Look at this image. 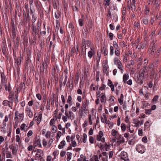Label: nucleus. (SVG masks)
Listing matches in <instances>:
<instances>
[{
	"label": "nucleus",
	"mask_w": 161,
	"mask_h": 161,
	"mask_svg": "<svg viewBox=\"0 0 161 161\" xmlns=\"http://www.w3.org/2000/svg\"><path fill=\"white\" fill-rule=\"evenodd\" d=\"M136 9L135 4H131V10L132 11H135Z\"/></svg>",
	"instance_id": "62"
},
{
	"label": "nucleus",
	"mask_w": 161,
	"mask_h": 161,
	"mask_svg": "<svg viewBox=\"0 0 161 161\" xmlns=\"http://www.w3.org/2000/svg\"><path fill=\"white\" fill-rule=\"evenodd\" d=\"M87 105L86 102H84V101L82 102V106L81 107V108H82L83 109H84V111H85V109L86 110V107Z\"/></svg>",
	"instance_id": "31"
},
{
	"label": "nucleus",
	"mask_w": 161,
	"mask_h": 161,
	"mask_svg": "<svg viewBox=\"0 0 161 161\" xmlns=\"http://www.w3.org/2000/svg\"><path fill=\"white\" fill-rule=\"evenodd\" d=\"M60 16V14L59 13L58 11L56 12L55 13V16L57 19H58Z\"/></svg>",
	"instance_id": "61"
},
{
	"label": "nucleus",
	"mask_w": 161,
	"mask_h": 161,
	"mask_svg": "<svg viewBox=\"0 0 161 161\" xmlns=\"http://www.w3.org/2000/svg\"><path fill=\"white\" fill-rule=\"evenodd\" d=\"M31 58V54L30 53H28L27 54V60L25 62V63L26 64H28L29 63V60Z\"/></svg>",
	"instance_id": "45"
},
{
	"label": "nucleus",
	"mask_w": 161,
	"mask_h": 161,
	"mask_svg": "<svg viewBox=\"0 0 161 161\" xmlns=\"http://www.w3.org/2000/svg\"><path fill=\"white\" fill-rule=\"evenodd\" d=\"M42 113L39 114V115L38 116V117L36 119V120H37V125H39L40 123V122L41 121V120L42 119Z\"/></svg>",
	"instance_id": "14"
},
{
	"label": "nucleus",
	"mask_w": 161,
	"mask_h": 161,
	"mask_svg": "<svg viewBox=\"0 0 161 161\" xmlns=\"http://www.w3.org/2000/svg\"><path fill=\"white\" fill-rule=\"evenodd\" d=\"M11 103L12 104H13V102H10L7 100H4L3 101V104L4 106H8L11 108H12V105H10L9 103Z\"/></svg>",
	"instance_id": "8"
},
{
	"label": "nucleus",
	"mask_w": 161,
	"mask_h": 161,
	"mask_svg": "<svg viewBox=\"0 0 161 161\" xmlns=\"http://www.w3.org/2000/svg\"><path fill=\"white\" fill-rule=\"evenodd\" d=\"M76 52V49L75 47H73L71 50L70 53V54L72 56H74L75 53Z\"/></svg>",
	"instance_id": "22"
},
{
	"label": "nucleus",
	"mask_w": 161,
	"mask_h": 161,
	"mask_svg": "<svg viewBox=\"0 0 161 161\" xmlns=\"http://www.w3.org/2000/svg\"><path fill=\"white\" fill-rule=\"evenodd\" d=\"M155 73H156L155 70L153 69L151 72L150 75V78L151 79L153 78V76L154 75H155Z\"/></svg>",
	"instance_id": "49"
},
{
	"label": "nucleus",
	"mask_w": 161,
	"mask_h": 161,
	"mask_svg": "<svg viewBox=\"0 0 161 161\" xmlns=\"http://www.w3.org/2000/svg\"><path fill=\"white\" fill-rule=\"evenodd\" d=\"M27 113L30 118H32L33 116V114L31 110L30 109H27Z\"/></svg>",
	"instance_id": "24"
},
{
	"label": "nucleus",
	"mask_w": 161,
	"mask_h": 161,
	"mask_svg": "<svg viewBox=\"0 0 161 161\" xmlns=\"http://www.w3.org/2000/svg\"><path fill=\"white\" fill-rule=\"evenodd\" d=\"M43 151L40 149H37L36 155H39V157H41V154L42 153H43Z\"/></svg>",
	"instance_id": "36"
},
{
	"label": "nucleus",
	"mask_w": 161,
	"mask_h": 161,
	"mask_svg": "<svg viewBox=\"0 0 161 161\" xmlns=\"http://www.w3.org/2000/svg\"><path fill=\"white\" fill-rule=\"evenodd\" d=\"M149 122L148 121H146L144 124L145 129H147L150 126V125H149Z\"/></svg>",
	"instance_id": "55"
},
{
	"label": "nucleus",
	"mask_w": 161,
	"mask_h": 161,
	"mask_svg": "<svg viewBox=\"0 0 161 161\" xmlns=\"http://www.w3.org/2000/svg\"><path fill=\"white\" fill-rule=\"evenodd\" d=\"M155 43L154 42V41H153L151 43V45H150V49H151V53L152 55H153L154 53V51L156 50V48L155 47V46L154 45Z\"/></svg>",
	"instance_id": "5"
},
{
	"label": "nucleus",
	"mask_w": 161,
	"mask_h": 161,
	"mask_svg": "<svg viewBox=\"0 0 161 161\" xmlns=\"http://www.w3.org/2000/svg\"><path fill=\"white\" fill-rule=\"evenodd\" d=\"M118 100L120 104L122 105L123 104V102L124 100V95L123 94H121L120 98H119Z\"/></svg>",
	"instance_id": "16"
},
{
	"label": "nucleus",
	"mask_w": 161,
	"mask_h": 161,
	"mask_svg": "<svg viewBox=\"0 0 161 161\" xmlns=\"http://www.w3.org/2000/svg\"><path fill=\"white\" fill-rule=\"evenodd\" d=\"M58 112V110L57 109H56L54 112L53 117H55L56 121L57 119V115Z\"/></svg>",
	"instance_id": "52"
},
{
	"label": "nucleus",
	"mask_w": 161,
	"mask_h": 161,
	"mask_svg": "<svg viewBox=\"0 0 161 161\" xmlns=\"http://www.w3.org/2000/svg\"><path fill=\"white\" fill-rule=\"evenodd\" d=\"M129 79V76L128 75L124 74L123 76V81L124 83L126 82L127 80Z\"/></svg>",
	"instance_id": "27"
},
{
	"label": "nucleus",
	"mask_w": 161,
	"mask_h": 161,
	"mask_svg": "<svg viewBox=\"0 0 161 161\" xmlns=\"http://www.w3.org/2000/svg\"><path fill=\"white\" fill-rule=\"evenodd\" d=\"M142 22L144 24L147 25L148 23V19L147 18H144L142 19Z\"/></svg>",
	"instance_id": "38"
},
{
	"label": "nucleus",
	"mask_w": 161,
	"mask_h": 161,
	"mask_svg": "<svg viewBox=\"0 0 161 161\" xmlns=\"http://www.w3.org/2000/svg\"><path fill=\"white\" fill-rule=\"evenodd\" d=\"M112 15L114 20L116 22L117 21L118 19L117 15L115 13H113Z\"/></svg>",
	"instance_id": "44"
},
{
	"label": "nucleus",
	"mask_w": 161,
	"mask_h": 161,
	"mask_svg": "<svg viewBox=\"0 0 161 161\" xmlns=\"http://www.w3.org/2000/svg\"><path fill=\"white\" fill-rule=\"evenodd\" d=\"M12 153L14 155H16L17 154V150L15 147L13 146L12 149Z\"/></svg>",
	"instance_id": "35"
},
{
	"label": "nucleus",
	"mask_w": 161,
	"mask_h": 161,
	"mask_svg": "<svg viewBox=\"0 0 161 161\" xmlns=\"http://www.w3.org/2000/svg\"><path fill=\"white\" fill-rule=\"evenodd\" d=\"M37 56L36 60L38 61H40V58L41 57V53L39 51L37 53Z\"/></svg>",
	"instance_id": "26"
},
{
	"label": "nucleus",
	"mask_w": 161,
	"mask_h": 161,
	"mask_svg": "<svg viewBox=\"0 0 161 161\" xmlns=\"http://www.w3.org/2000/svg\"><path fill=\"white\" fill-rule=\"evenodd\" d=\"M114 64L115 65H117L120 62V61L119 60L118 58L115 57L114 59Z\"/></svg>",
	"instance_id": "39"
},
{
	"label": "nucleus",
	"mask_w": 161,
	"mask_h": 161,
	"mask_svg": "<svg viewBox=\"0 0 161 161\" xmlns=\"http://www.w3.org/2000/svg\"><path fill=\"white\" fill-rule=\"evenodd\" d=\"M106 18L107 21H108L110 18L112 17V14L110 10L108 9V14H107Z\"/></svg>",
	"instance_id": "18"
},
{
	"label": "nucleus",
	"mask_w": 161,
	"mask_h": 161,
	"mask_svg": "<svg viewBox=\"0 0 161 161\" xmlns=\"http://www.w3.org/2000/svg\"><path fill=\"white\" fill-rule=\"evenodd\" d=\"M152 111L151 109H145V113L147 114H151V112Z\"/></svg>",
	"instance_id": "54"
},
{
	"label": "nucleus",
	"mask_w": 161,
	"mask_h": 161,
	"mask_svg": "<svg viewBox=\"0 0 161 161\" xmlns=\"http://www.w3.org/2000/svg\"><path fill=\"white\" fill-rule=\"evenodd\" d=\"M56 98V95L55 94H53L52 97H51V105L54 106L55 99Z\"/></svg>",
	"instance_id": "12"
},
{
	"label": "nucleus",
	"mask_w": 161,
	"mask_h": 161,
	"mask_svg": "<svg viewBox=\"0 0 161 161\" xmlns=\"http://www.w3.org/2000/svg\"><path fill=\"white\" fill-rule=\"evenodd\" d=\"M110 55L111 56H112L114 53V47L112 46H111L110 47Z\"/></svg>",
	"instance_id": "47"
},
{
	"label": "nucleus",
	"mask_w": 161,
	"mask_h": 161,
	"mask_svg": "<svg viewBox=\"0 0 161 161\" xmlns=\"http://www.w3.org/2000/svg\"><path fill=\"white\" fill-rule=\"evenodd\" d=\"M91 45V43L89 41L86 40V45L88 47H89Z\"/></svg>",
	"instance_id": "63"
},
{
	"label": "nucleus",
	"mask_w": 161,
	"mask_h": 161,
	"mask_svg": "<svg viewBox=\"0 0 161 161\" xmlns=\"http://www.w3.org/2000/svg\"><path fill=\"white\" fill-rule=\"evenodd\" d=\"M103 71L104 73H106V72H108V68L106 65H104L103 66Z\"/></svg>",
	"instance_id": "46"
},
{
	"label": "nucleus",
	"mask_w": 161,
	"mask_h": 161,
	"mask_svg": "<svg viewBox=\"0 0 161 161\" xmlns=\"http://www.w3.org/2000/svg\"><path fill=\"white\" fill-rule=\"evenodd\" d=\"M36 18L34 16V15L33 14L32 16V19L31 20L32 22V26L33 25H35L34 24V23L36 21Z\"/></svg>",
	"instance_id": "41"
},
{
	"label": "nucleus",
	"mask_w": 161,
	"mask_h": 161,
	"mask_svg": "<svg viewBox=\"0 0 161 161\" xmlns=\"http://www.w3.org/2000/svg\"><path fill=\"white\" fill-rule=\"evenodd\" d=\"M79 78V75L78 74H76L75 75V80H74V83L75 85H76L78 83Z\"/></svg>",
	"instance_id": "25"
},
{
	"label": "nucleus",
	"mask_w": 161,
	"mask_h": 161,
	"mask_svg": "<svg viewBox=\"0 0 161 161\" xmlns=\"http://www.w3.org/2000/svg\"><path fill=\"white\" fill-rule=\"evenodd\" d=\"M84 111V109H83L82 108H81L79 109V116L80 118L82 117L83 116V111Z\"/></svg>",
	"instance_id": "28"
},
{
	"label": "nucleus",
	"mask_w": 161,
	"mask_h": 161,
	"mask_svg": "<svg viewBox=\"0 0 161 161\" xmlns=\"http://www.w3.org/2000/svg\"><path fill=\"white\" fill-rule=\"evenodd\" d=\"M66 30L68 32H70L72 34L74 32V27L72 23L69 24L68 27L66 28Z\"/></svg>",
	"instance_id": "4"
},
{
	"label": "nucleus",
	"mask_w": 161,
	"mask_h": 161,
	"mask_svg": "<svg viewBox=\"0 0 161 161\" xmlns=\"http://www.w3.org/2000/svg\"><path fill=\"white\" fill-rule=\"evenodd\" d=\"M139 44L141 46V47L143 49L146 47L147 43L146 41H144L141 42Z\"/></svg>",
	"instance_id": "21"
},
{
	"label": "nucleus",
	"mask_w": 161,
	"mask_h": 161,
	"mask_svg": "<svg viewBox=\"0 0 161 161\" xmlns=\"http://www.w3.org/2000/svg\"><path fill=\"white\" fill-rule=\"evenodd\" d=\"M6 158H11V152L9 151H6Z\"/></svg>",
	"instance_id": "51"
},
{
	"label": "nucleus",
	"mask_w": 161,
	"mask_h": 161,
	"mask_svg": "<svg viewBox=\"0 0 161 161\" xmlns=\"http://www.w3.org/2000/svg\"><path fill=\"white\" fill-rule=\"evenodd\" d=\"M111 133L113 136H115V138H116L117 136L119 135V133L118 131L114 129L112 130Z\"/></svg>",
	"instance_id": "20"
},
{
	"label": "nucleus",
	"mask_w": 161,
	"mask_h": 161,
	"mask_svg": "<svg viewBox=\"0 0 161 161\" xmlns=\"http://www.w3.org/2000/svg\"><path fill=\"white\" fill-rule=\"evenodd\" d=\"M121 159L124 160V161L127 160L128 158L127 154V153L124 152L123 151L121 153Z\"/></svg>",
	"instance_id": "6"
},
{
	"label": "nucleus",
	"mask_w": 161,
	"mask_h": 161,
	"mask_svg": "<svg viewBox=\"0 0 161 161\" xmlns=\"http://www.w3.org/2000/svg\"><path fill=\"white\" fill-rule=\"evenodd\" d=\"M143 79H142L138 77V76L137 77V80H136L137 83L139 84L140 85H142L143 83V81L142 80Z\"/></svg>",
	"instance_id": "15"
},
{
	"label": "nucleus",
	"mask_w": 161,
	"mask_h": 161,
	"mask_svg": "<svg viewBox=\"0 0 161 161\" xmlns=\"http://www.w3.org/2000/svg\"><path fill=\"white\" fill-rule=\"evenodd\" d=\"M113 45L114 47L115 48L117 49L118 47V44L117 42L115 41H114L113 43Z\"/></svg>",
	"instance_id": "59"
},
{
	"label": "nucleus",
	"mask_w": 161,
	"mask_h": 161,
	"mask_svg": "<svg viewBox=\"0 0 161 161\" xmlns=\"http://www.w3.org/2000/svg\"><path fill=\"white\" fill-rule=\"evenodd\" d=\"M11 31H16L17 30V27L16 26V25L13 23H12V26L11 27Z\"/></svg>",
	"instance_id": "29"
},
{
	"label": "nucleus",
	"mask_w": 161,
	"mask_h": 161,
	"mask_svg": "<svg viewBox=\"0 0 161 161\" xmlns=\"http://www.w3.org/2000/svg\"><path fill=\"white\" fill-rule=\"evenodd\" d=\"M115 54L117 56H119L120 55V52L118 50V48L116 49L115 51Z\"/></svg>",
	"instance_id": "53"
},
{
	"label": "nucleus",
	"mask_w": 161,
	"mask_h": 161,
	"mask_svg": "<svg viewBox=\"0 0 161 161\" xmlns=\"http://www.w3.org/2000/svg\"><path fill=\"white\" fill-rule=\"evenodd\" d=\"M57 130V127L55 125H53L52 127V131H53V132L55 133L56 132Z\"/></svg>",
	"instance_id": "50"
},
{
	"label": "nucleus",
	"mask_w": 161,
	"mask_h": 161,
	"mask_svg": "<svg viewBox=\"0 0 161 161\" xmlns=\"http://www.w3.org/2000/svg\"><path fill=\"white\" fill-rule=\"evenodd\" d=\"M35 5L37 9L38 10H40L41 8H42V4L41 3L40 4L38 1H36L35 3Z\"/></svg>",
	"instance_id": "10"
},
{
	"label": "nucleus",
	"mask_w": 161,
	"mask_h": 161,
	"mask_svg": "<svg viewBox=\"0 0 161 161\" xmlns=\"http://www.w3.org/2000/svg\"><path fill=\"white\" fill-rule=\"evenodd\" d=\"M12 31V36L11 37L12 39H14L15 37L16 36V31Z\"/></svg>",
	"instance_id": "48"
},
{
	"label": "nucleus",
	"mask_w": 161,
	"mask_h": 161,
	"mask_svg": "<svg viewBox=\"0 0 161 161\" xmlns=\"http://www.w3.org/2000/svg\"><path fill=\"white\" fill-rule=\"evenodd\" d=\"M45 64L44 62L42 61V67H40V71L41 72H43L44 71V69H46V67H45Z\"/></svg>",
	"instance_id": "17"
},
{
	"label": "nucleus",
	"mask_w": 161,
	"mask_h": 161,
	"mask_svg": "<svg viewBox=\"0 0 161 161\" xmlns=\"http://www.w3.org/2000/svg\"><path fill=\"white\" fill-rule=\"evenodd\" d=\"M118 65V68L121 70H123V66L121 63V62H120L118 64H117Z\"/></svg>",
	"instance_id": "42"
},
{
	"label": "nucleus",
	"mask_w": 161,
	"mask_h": 161,
	"mask_svg": "<svg viewBox=\"0 0 161 161\" xmlns=\"http://www.w3.org/2000/svg\"><path fill=\"white\" fill-rule=\"evenodd\" d=\"M40 143L41 140L39 138H38L37 137H36L35 138L34 144H36V145H38Z\"/></svg>",
	"instance_id": "19"
},
{
	"label": "nucleus",
	"mask_w": 161,
	"mask_h": 161,
	"mask_svg": "<svg viewBox=\"0 0 161 161\" xmlns=\"http://www.w3.org/2000/svg\"><path fill=\"white\" fill-rule=\"evenodd\" d=\"M102 51L103 52V54L104 56H106L108 53V48L106 47H103L102 48Z\"/></svg>",
	"instance_id": "11"
},
{
	"label": "nucleus",
	"mask_w": 161,
	"mask_h": 161,
	"mask_svg": "<svg viewBox=\"0 0 161 161\" xmlns=\"http://www.w3.org/2000/svg\"><path fill=\"white\" fill-rule=\"evenodd\" d=\"M83 142L84 143H86V138L87 137V136L86 134L85 133H84L83 135Z\"/></svg>",
	"instance_id": "40"
},
{
	"label": "nucleus",
	"mask_w": 161,
	"mask_h": 161,
	"mask_svg": "<svg viewBox=\"0 0 161 161\" xmlns=\"http://www.w3.org/2000/svg\"><path fill=\"white\" fill-rule=\"evenodd\" d=\"M72 97L71 95H69L68 96V98L67 100V102L68 103H69V104H70V106L72 104Z\"/></svg>",
	"instance_id": "33"
},
{
	"label": "nucleus",
	"mask_w": 161,
	"mask_h": 161,
	"mask_svg": "<svg viewBox=\"0 0 161 161\" xmlns=\"http://www.w3.org/2000/svg\"><path fill=\"white\" fill-rule=\"evenodd\" d=\"M121 127L122 130L125 131L126 130V126L125 124L123 123L122 124Z\"/></svg>",
	"instance_id": "57"
},
{
	"label": "nucleus",
	"mask_w": 161,
	"mask_h": 161,
	"mask_svg": "<svg viewBox=\"0 0 161 161\" xmlns=\"http://www.w3.org/2000/svg\"><path fill=\"white\" fill-rule=\"evenodd\" d=\"M136 149L137 152L141 153H143L145 151L144 146L141 144L137 145L136 147Z\"/></svg>",
	"instance_id": "2"
},
{
	"label": "nucleus",
	"mask_w": 161,
	"mask_h": 161,
	"mask_svg": "<svg viewBox=\"0 0 161 161\" xmlns=\"http://www.w3.org/2000/svg\"><path fill=\"white\" fill-rule=\"evenodd\" d=\"M39 29L33 25L31 26V34L32 36H37L38 34Z\"/></svg>",
	"instance_id": "1"
},
{
	"label": "nucleus",
	"mask_w": 161,
	"mask_h": 161,
	"mask_svg": "<svg viewBox=\"0 0 161 161\" xmlns=\"http://www.w3.org/2000/svg\"><path fill=\"white\" fill-rule=\"evenodd\" d=\"M148 70L146 69V67L144 66L142 69V71L141 72V75H142L143 76H147L148 75Z\"/></svg>",
	"instance_id": "7"
},
{
	"label": "nucleus",
	"mask_w": 161,
	"mask_h": 161,
	"mask_svg": "<svg viewBox=\"0 0 161 161\" xmlns=\"http://www.w3.org/2000/svg\"><path fill=\"white\" fill-rule=\"evenodd\" d=\"M10 84L9 83L8 84V87L7 86L5 85V88L6 91H8L9 92H11V88L10 86Z\"/></svg>",
	"instance_id": "43"
},
{
	"label": "nucleus",
	"mask_w": 161,
	"mask_h": 161,
	"mask_svg": "<svg viewBox=\"0 0 161 161\" xmlns=\"http://www.w3.org/2000/svg\"><path fill=\"white\" fill-rule=\"evenodd\" d=\"M101 101L102 103H103L104 102V98L106 97L105 96V94L104 93H102L101 94Z\"/></svg>",
	"instance_id": "32"
},
{
	"label": "nucleus",
	"mask_w": 161,
	"mask_h": 161,
	"mask_svg": "<svg viewBox=\"0 0 161 161\" xmlns=\"http://www.w3.org/2000/svg\"><path fill=\"white\" fill-rule=\"evenodd\" d=\"M36 26V28H37L39 30L41 26V23L39 20L37 21V25Z\"/></svg>",
	"instance_id": "60"
},
{
	"label": "nucleus",
	"mask_w": 161,
	"mask_h": 161,
	"mask_svg": "<svg viewBox=\"0 0 161 161\" xmlns=\"http://www.w3.org/2000/svg\"><path fill=\"white\" fill-rule=\"evenodd\" d=\"M158 95L155 96L152 100L153 101L156 103V101L158 100Z\"/></svg>",
	"instance_id": "58"
},
{
	"label": "nucleus",
	"mask_w": 161,
	"mask_h": 161,
	"mask_svg": "<svg viewBox=\"0 0 161 161\" xmlns=\"http://www.w3.org/2000/svg\"><path fill=\"white\" fill-rule=\"evenodd\" d=\"M1 77L2 78V82L3 83H5L7 80V79L5 76L3 72L1 73Z\"/></svg>",
	"instance_id": "13"
},
{
	"label": "nucleus",
	"mask_w": 161,
	"mask_h": 161,
	"mask_svg": "<svg viewBox=\"0 0 161 161\" xmlns=\"http://www.w3.org/2000/svg\"><path fill=\"white\" fill-rule=\"evenodd\" d=\"M67 161H69L71 158L72 153H71L68 152L67 153Z\"/></svg>",
	"instance_id": "37"
},
{
	"label": "nucleus",
	"mask_w": 161,
	"mask_h": 161,
	"mask_svg": "<svg viewBox=\"0 0 161 161\" xmlns=\"http://www.w3.org/2000/svg\"><path fill=\"white\" fill-rule=\"evenodd\" d=\"M144 122V120L143 119L141 120V122H140L139 120H138L136 123H135L136 124L135 126L136 127H137L139 125H142L143 124Z\"/></svg>",
	"instance_id": "23"
},
{
	"label": "nucleus",
	"mask_w": 161,
	"mask_h": 161,
	"mask_svg": "<svg viewBox=\"0 0 161 161\" xmlns=\"http://www.w3.org/2000/svg\"><path fill=\"white\" fill-rule=\"evenodd\" d=\"M26 126V124L25 123L22 124L20 126V129L22 130H24L25 131H27V129H25V128Z\"/></svg>",
	"instance_id": "34"
},
{
	"label": "nucleus",
	"mask_w": 161,
	"mask_h": 161,
	"mask_svg": "<svg viewBox=\"0 0 161 161\" xmlns=\"http://www.w3.org/2000/svg\"><path fill=\"white\" fill-rule=\"evenodd\" d=\"M27 13V16L25 17L26 18V22L29 20L30 16H29V11L28 9L26 10Z\"/></svg>",
	"instance_id": "30"
},
{
	"label": "nucleus",
	"mask_w": 161,
	"mask_h": 161,
	"mask_svg": "<svg viewBox=\"0 0 161 161\" xmlns=\"http://www.w3.org/2000/svg\"><path fill=\"white\" fill-rule=\"evenodd\" d=\"M93 24L92 21H90L88 22L87 26H86V29H84V31L85 32H91L92 29Z\"/></svg>",
	"instance_id": "3"
},
{
	"label": "nucleus",
	"mask_w": 161,
	"mask_h": 161,
	"mask_svg": "<svg viewBox=\"0 0 161 161\" xmlns=\"http://www.w3.org/2000/svg\"><path fill=\"white\" fill-rule=\"evenodd\" d=\"M21 60L20 58H18L16 60V61L15 62V63H17V65H20L21 64Z\"/></svg>",
	"instance_id": "56"
},
{
	"label": "nucleus",
	"mask_w": 161,
	"mask_h": 161,
	"mask_svg": "<svg viewBox=\"0 0 161 161\" xmlns=\"http://www.w3.org/2000/svg\"><path fill=\"white\" fill-rule=\"evenodd\" d=\"M91 51H89L88 53V55L90 58H91L92 56L95 54L94 51L92 50V47L91 48Z\"/></svg>",
	"instance_id": "9"
},
{
	"label": "nucleus",
	"mask_w": 161,
	"mask_h": 161,
	"mask_svg": "<svg viewBox=\"0 0 161 161\" xmlns=\"http://www.w3.org/2000/svg\"><path fill=\"white\" fill-rule=\"evenodd\" d=\"M105 87H106L105 85L104 84H102L101 86L99 87V90L101 91H102L105 89Z\"/></svg>",
	"instance_id": "64"
}]
</instances>
